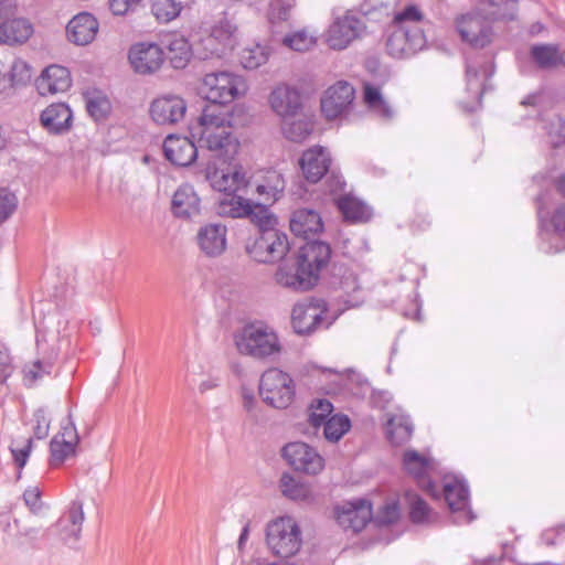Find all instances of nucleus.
<instances>
[{
	"instance_id": "45",
	"label": "nucleus",
	"mask_w": 565,
	"mask_h": 565,
	"mask_svg": "<svg viewBox=\"0 0 565 565\" xmlns=\"http://www.w3.org/2000/svg\"><path fill=\"white\" fill-rule=\"evenodd\" d=\"M269 203H265L263 200L259 203H254L249 200L246 216L248 217L255 225L258 226V232L264 228H275L274 224L276 220L270 214L267 205Z\"/></svg>"
},
{
	"instance_id": "4",
	"label": "nucleus",
	"mask_w": 565,
	"mask_h": 565,
	"mask_svg": "<svg viewBox=\"0 0 565 565\" xmlns=\"http://www.w3.org/2000/svg\"><path fill=\"white\" fill-rule=\"evenodd\" d=\"M503 18L499 2L482 0L476 11L461 15L456 23L457 31L463 42L473 47H484L491 42V22Z\"/></svg>"
},
{
	"instance_id": "62",
	"label": "nucleus",
	"mask_w": 565,
	"mask_h": 565,
	"mask_svg": "<svg viewBox=\"0 0 565 565\" xmlns=\"http://www.w3.org/2000/svg\"><path fill=\"white\" fill-rule=\"evenodd\" d=\"M53 365L54 363L51 359L36 360L30 367L25 370V374L31 380H38L41 379L44 374H50Z\"/></svg>"
},
{
	"instance_id": "1",
	"label": "nucleus",
	"mask_w": 565,
	"mask_h": 565,
	"mask_svg": "<svg viewBox=\"0 0 565 565\" xmlns=\"http://www.w3.org/2000/svg\"><path fill=\"white\" fill-rule=\"evenodd\" d=\"M399 0H366L372 9L382 10L384 15L393 17L394 30L386 41V51L394 58H408L425 49L427 44L425 19L418 7L409 4L395 11Z\"/></svg>"
},
{
	"instance_id": "17",
	"label": "nucleus",
	"mask_w": 565,
	"mask_h": 565,
	"mask_svg": "<svg viewBox=\"0 0 565 565\" xmlns=\"http://www.w3.org/2000/svg\"><path fill=\"white\" fill-rule=\"evenodd\" d=\"M211 129H205V136L198 139L199 147L207 149L223 163H230L238 152V139L234 136L233 129L221 130L218 135H212Z\"/></svg>"
},
{
	"instance_id": "7",
	"label": "nucleus",
	"mask_w": 565,
	"mask_h": 565,
	"mask_svg": "<svg viewBox=\"0 0 565 565\" xmlns=\"http://www.w3.org/2000/svg\"><path fill=\"white\" fill-rule=\"evenodd\" d=\"M246 89L247 85L242 76L226 71L205 74L201 85V92L211 105L220 107L244 95Z\"/></svg>"
},
{
	"instance_id": "53",
	"label": "nucleus",
	"mask_w": 565,
	"mask_h": 565,
	"mask_svg": "<svg viewBox=\"0 0 565 565\" xmlns=\"http://www.w3.org/2000/svg\"><path fill=\"white\" fill-rule=\"evenodd\" d=\"M86 109L94 120L100 121L109 114L110 103L104 96H92L86 100Z\"/></svg>"
},
{
	"instance_id": "44",
	"label": "nucleus",
	"mask_w": 565,
	"mask_h": 565,
	"mask_svg": "<svg viewBox=\"0 0 565 565\" xmlns=\"http://www.w3.org/2000/svg\"><path fill=\"white\" fill-rule=\"evenodd\" d=\"M268 50L260 44H250L239 52V63L246 70H256L268 60Z\"/></svg>"
},
{
	"instance_id": "30",
	"label": "nucleus",
	"mask_w": 565,
	"mask_h": 565,
	"mask_svg": "<svg viewBox=\"0 0 565 565\" xmlns=\"http://www.w3.org/2000/svg\"><path fill=\"white\" fill-rule=\"evenodd\" d=\"M290 230L296 236L308 239L310 235H316L323 230V223L317 211L298 209L294 211L290 218Z\"/></svg>"
},
{
	"instance_id": "24",
	"label": "nucleus",
	"mask_w": 565,
	"mask_h": 565,
	"mask_svg": "<svg viewBox=\"0 0 565 565\" xmlns=\"http://www.w3.org/2000/svg\"><path fill=\"white\" fill-rule=\"evenodd\" d=\"M72 86L70 71L61 65H49L35 79V87L41 96L55 95L68 90Z\"/></svg>"
},
{
	"instance_id": "64",
	"label": "nucleus",
	"mask_w": 565,
	"mask_h": 565,
	"mask_svg": "<svg viewBox=\"0 0 565 565\" xmlns=\"http://www.w3.org/2000/svg\"><path fill=\"white\" fill-rule=\"evenodd\" d=\"M327 189L331 195L335 198L340 195H344L345 193V186L347 183L343 179V177L339 173H335L334 171H331L328 175V179L326 181Z\"/></svg>"
},
{
	"instance_id": "54",
	"label": "nucleus",
	"mask_w": 565,
	"mask_h": 565,
	"mask_svg": "<svg viewBox=\"0 0 565 565\" xmlns=\"http://www.w3.org/2000/svg\"><path fill=\"white\" fill-rule=\"evenodd\" d=\"M295 6L296 0H270L268 9L269 21L271 23L276 21H286Z\"/></svg>"
},
{
	"instance_id": "23",
	"label": "nucleus",
	"mask_w": 565,
	"mask_h": 565,
	"mask_svg": "<svg viewBox=\"0 0 565 565\" xmlns=\"http://www.w3.org/2000/svg\"><path fill=\"white\" fill-rule=\"evenodd\" d=\"M186 104L183 98L167 95L154 99L150 106V116L159 125H172L183 119Z\"/></svg>"
},
{
	"instance_id": "39",
	"label": "nucleus",
	"mask_w": 565,
	"mask_h": 565,
	"mask_svg": "<svg viewBox=\"0 0 565 565\" xmlns=\"http://www.w3.org/2000/svg\"><path fill=\"white\" fill-rule=\"evenodd\" d=\"M385 431L393 445H402L412 437L413 423L407 415H392L386 422Z\"/></svg>"
},
{
	"instance_id": "40",
	"label": "nucleus",
	"mask_w": 565,
	"mask_h": 565,
	"mask_svg": "<svg viewBox=\"0 0 565 565\" xmlns=\"http://www.w3.org/2000/svg\"><path fill=\"white\" fill-rule=\"evenodd\" d=\"M295 120L284 119L281 130L286 139L292 142L305 141L313 130V120L311 116L300 113Z\"/></svg>"
},
{
	"instance_id": "28",
	"label": "nucleus",
	"mask_w": 565,
	"mask_h": 565,
	"mask_svg": "<svg viewBox=\"0 0 565 565\" xmlns=\"http://www.w3.org/2000/svg\"><path fill=\"white\" fill-rule=\"evenodd\" d=\"M84 520L83 502L73 500L56 524L61 539L65 543L77 542L81 536Z\"/></svg>"
},
{
	"instance_id": "59",
	"label": "nucleus",
	"mask_w": 565,
	"mask_h": 565,
	"mask_svg": "<svg viewBox=\"0 0 565 565\" xmlns=\"http://www.w3.org/2000/svg\"><path fill=\"white\" fill-rule=\"evenodd\" d=\"M53 438L65 440L70 444H73L74 446H77L79 437L71 414H68L67 417L62 420L61 430Z\"/></svg>"
},
{
	"instance_id": "51",
	"label": "nucleus",
	"mask_w": 565,
	"mask_h": 565,
	"mask_svg": "<svg viewBox=\"0 0 565 565\" xmlns=\"http://www.w3.org/2000/svg\"><path fill=\"white\" fill-rule=\"evenodd\" d=\"M282 43L294 51L305 52L315 45L316 38L306 30H300L286 35Z\"/></svg>"
},
{
	"instance_id": "11",
	"label": "nucleus",
	"mask_w": 565,
	"mask_h": 565,
	"mask_svg": "<svg viewBox=\"0 0 565 565\" xmlns=\"http://www.w3.org/2000/svg\"><path fill=\"white\" fill-rule=\"evenodd\" d=\"M365 31L364 21L348 11L334 18L327 32V43L333 50H344Z\"/></svg>"
},
{
	"instance_id": "21",
	"label": "nucleus",
	"mask_w": 565,
	"mask_h": 565,
	"mask_svg": "<svg viewBox=\"0 0 565 565\" xmlns=\"http://www.w3.org/2000/svg\"><path fill=\"white\" fill-rule=\"evenodd\" d=\"M205 177L214 190L224 194L239 192L248 183L242 168L231 166L223 169L207 167Z\"/></svg>"
},
{
	"instance_id": "36",
	"label": "nucleus",
	"mask_w": 565,
	"mask_h": 565,
	"mask_svg": "<svg viewBox=\"0 0 565 565\" xmlns=\"http://www.w3.org/2000/svg\"><path fill=\"white\" fill-rule=\"evenodd\" d=\"M31 79V67L21 58L13 60L10 70L0 74V92L7 93L26 85Z\"/></svg>"
},
{
	"instance_id": "6",
	"label": "nucleus",
	"mask_w": 565,
	"mask_h": 565,
	"mask_svg": "<svg viewBox=\"0 0 565 565\" xmlns=\"http://www.w3.org/2000/svg\"><path fill=\"white\" fill-rule=\"evenodd\" d=\"M266 542L274 555L289 558L301 548V530L294 518H278L267 525Z\"/></svg>"
},
{
	"instance_id": "25",
	"label": "nucleus",
	"mask_w": 565,
	"mask_h": 565,
	"mask_svg": "<svg viewBox=\"0 0 565 565\" xmlns=\"http://www.w3.org/2000/svg\"><path fill=\"white\" fill-rule=\"evenodd\" d=\"M299 164L305 179L311 183H317L328 173L331 157L327 149L315 146L303 151Z\"/></svg>"
},
{
	"instance_id": "22",
	"label": "nucleus",
	"mask_w": 565,
	"mask_h": 565,
	"mask_svg": "<svg viewBox=\"0 0 565 565\" xmlns=\"http://www.w3.org/2000/svg\"><path fill=\"white\" fill-rule=\"evenodd\" d=\"M99 30L98 20L89 12H79L74 15L66 25L67 40L77 45L90 44Z\"/></svg>"
},
{
	"instance_id": "10",
	"label": "nucleus",
	"mask_w": 565,
	"mask_h": 565,
	"mask_svg": "<svg viewBox=\"0 0 565 565\" xmlns=\"http://www.w3.org/2000/svg\"><path fill=\"white\" fill-rule=\"evenodd\" d=\"M281 456L295 471L306 475H318L324 468L323 457L316 448L302 441L284 446Z\"/></svg>"
},
{
	"instance_id": "60",
	"label": "nucleus",
	"mask_w": 565,
	"mask_h": 565,
	"mask_svg": "<svg viewBox=\"0 0 565 565\" xmlns=\"http://www.w3.org/2000/svg\"><path fill=\"white\" fill-rule=\"evenodd\" d=\"M32 448V438H26L22 446H19L17 441H12L10 450L14 460V463L21 469L25 466Z\"/></svg>"
},
{
	"instance_id": "58",
	"label": "nucleus",
	"mask_w": 565,
	"mask_h": 565,
	"mask_svg": "<svg viewBox=\"0 0 565 565\" xmlns=\"http://www.w3.org/2000/svg\"><path fill=\"white\" fill-rule=\"evenodd\" d=\"M399 505L396 501L386 502L375 516L380 525H390L399 519Z\"/></svg>"
},
{
	"instance_id": "8",
	"label": "nucleus",
	"mask_w": 565,
	"mask_h": 565,
	"mask_svg": "<svg viewBox=\"0 0 565 565\" xmlns=\"http://www.w3.org/2000/svg\"><path fill=\"white\" fill-rule=\"evenodd\" d=\"M259 395L270 407L286 409L295 399L296 384L288 373L271 367L260 376Z\"/></svg>"
},
{
	"instance_id": "61",
	"label": "nucleus",
	"mask_w": 565,
	"mask_h": 565,
	"mask_svg": "<svg viewBox=\"0 0 565 565\" xmlns=\"http://www.w3.org/2000/svg\"><path fill=\"white\" fill-rule=\"evenodd\" d=\"M200 46L202 47L201 57L210 58V57H222L225 55L223 49L220 47L217 41L214 39L213 34L210 33L200 41Z\"/></svg>"
},
{
	"instance_id": "9",
	"label": "nucleus",
	"mask_w": 565,
	"mask_h": 565,
	"mask_svg": "<svg viewBox=\"0 0 565 565\" xmlns=\"http://www.w3.org/2000/svg\"><path fill=\"white\" fill-rule=\"evenodd\" d=\"M289 249L288 237L276 228H264L246 244L247 254L256 262L271 264L281 260Z\"/></svg>"
},
{
	"instance_id": "20",
	"label": "nucleus",
	"mask_w": 565,
	"mask_h": 565,
	"mask_svg": "<svg viewBox=\"0 0 565 565\" xmlns=\"http://www.w3.org/2000/svg\"><path fill=\"white\" fill-rule=\"evenodd\" d=\"M403 467L411 475L417 484L427 491L431 497L437 495L435 483L430 480V471L434 469V461L416 450H406L403 455Z\"/></svg>"
},
{
	"instance_id": "14",
	"label": "nucleus",
	"mask_w": 565,
	"mask_h": 565,
	"mask_svg": "<svg viewBox=\"0 0 565 565\" xmlns=\"http://www.w3.org/2000/svg\"><path fill=\"white\" fill-rule=\"evenodd\" d=\"M334 515L338 524L353 533L362 531L372 519V505L369 500L358 499L335 507Z\"/></svg>"
},
{
	"instance_id": "43",
	"label": "nucleus",
	"mask_w": 565,
	"mask_h": 565,
	"mask_svg": "<svg viewBox=\"0 0 565 565\" xmlns=\"http://www.w3.org/2000/svg\"><path fill=\"white\" fill-rule=\"evenodd\" d=\"M364 102L366 106L380 118L384 120H390L393 118L394 110L387 104V102L383 99L379 88L366 85L364 88Z\"/></svg>"
},
{
	"instance_id": "27",
	"label": "nucleus",
	"mask_w": 565,
	"mask_h": 565,
	"mask_svg": "<svg viewBox=\"0 0 565 565\" xmlns=\"http://www.w3.org/2000/svg\"><path fill=\"white\" fill-rule=\"evenodd\" d=\"M163 153L167 160L179 167H188L198 157V147L188 137L169 135L163 141Z\"/></svg>"
},
{
	"instance_id": "50",
	"label": "nucleus",
	"mask_w": 565,
	"mask_h": 565,
	"mask_svg": "<svg viewBox=\"0 0 565 565\" xmlns=\"http://www.w3.org/2000/svg\"><path fill=\"white\" fill-rule=\"evenodd\" d=\"M333 405L328 399H317L310 406L308 422L313 427L322 426L331 416Z\"/></svg>"
},
{
	"instance_id": "56",
	"label": "nucleus",
	"mask_w": 565,
	"mask_h": 565,
	"mask_svg": "<svg viewBox=\"0 0 565 565\" xmlns=\"http://www.w3.org/2000/svg\"><path fill=\"white\" fill-rule=\"evenodd\" d=\"M143 0H108L109 10L114 15H128L142 7Z\"/></svg>"
},
{
	"instance_id": "19",
	"label": "nucleus",
	"mask_w": 565,
	"mask_h": 565,
	"mask_svg": "<svg viewBox=\"0 0 565 565\" xmlns=\"http://www.w3.org/2000/svg\"><path fill=\"white\" fill-rule=\"evenodd\" d=\"M207 128H212V135H218L221 130L232 129L231 114L220 106H205L198 121L190 127L192 138L201 139V137L205 136V129Z\"/></svg>"
},
{
	"instance_id": "48",
	"label": "nucleus",
	"mask_w": 565,
	"mask_h": 565,
	"mask_svg": "<svg viewBox=\"0 0 565 565\" xmlns=\"http://www.w3.org/2000/svg\"><path fill=\"white\" fill-rule=\"evenodd\" d=\"M182 10L181 1L177 0H151V12L162 23L174 20Z\"/></svg>"
},
{
	"instance_id": "42",
	"label": "nucleus",
	"mask_w": 565,
	"mask_h": 565,
	"mask_svg": "<svg viewBox=\"0 0 565 565\" xmlns=\"http://www.w3.org/2000/svg\"><path fill=\"white\" fill-rule=\"evenodd\" d=\"M248 202V199L237 194V192L225 194L218 202L217 214L232 218L244 217L247 213Z\"/></svg>"
},
{
	"instance_id": "12",
	"label": "nucleus",
	"mask_w": 565,
	"mask_h": 565,
	"mask_svg": "<svg viewBox=\"0 0 565 565\" xmlns=\"http://www.w3.org/2000/svg\"><path fill=\"white\" fill-rule=\"evenodd\" d=\"M444 497L452 513H458L456 523H470L475 515L468 509L469 489L463 479L456 476H446L444 478Z\"/></svg>"
},
{
	"instance_id": "49",
	"label": "nucleus",
	"mask_w": 565,
	"mask_h": 565,
	"mask_svg": "<svg viewBox=\"0 0 565 565\" xmlns=\"http://www.w3.org/2000/svg\"><path fill=\"white\" fill-rule=\"evenodd\" d=\"M211 33L223 49L225 55L236 45V28L228 21H221L212 28Z\"/></svg>"
},
{
	"instance_id": "5",
	"label": "nucleus",
	"mask_w": 565,
	"mask_h": 565,
	"mask_svg": "<svg viewBox=\"0 0 565 565\" xmlns=\"http://www.w3.org/2000/svg\"><path fill=\"white\" fill-rule=\"evenodd\" d=\"M527 117L539 118L553 147L565 142V118L552 110V98L543 90L534 92L520 102Z\"/></svg>"
},
{
	"instance_id": "52",
	"label": "nucleus",
	"mask_w": 565,
	"mask_h": 565,
	"mask_svg": "<svg viewBox=\"0 0 565 565\" xmlns=\"http://www.w3.org/2000/svg\"><path fill=\"white\" fill-rule=\"evenodd\" d=\"M75 448L76 446L73 444L52 438L50 443L51 465L57 466L64 462L68 457L75 454Z\"/></svg>"
},
{
	"instance_id": "3",
	"label": "nucleus",
	"mask_w": 565,
	"mask_h": 565,
	"mask_svg": "<svg viewBox=\"0 0 565 565\" xmlns=\"http://www.w3.org/2000/svg\"><path fill=\"white\" fill-rule=\"evenodd\" d=\"M234 344L239 354L259 361L279 354L282 349L276 330L262 321L247 323L237 330Z\"/></svg>"
},
{
	"instance_id": "34",
	"label": "nucleus",
	"mask_w": 565,
	"mask_h": 565,
	"mask_svg": "<svg viewBox=\"0 0 565 565\" xmlns=\"http://www.w3.org/2000/svg\"><path fill=\"white\" fill-rule=\"evenodd\" d=\"M279 489L284 497L292 501L311 504L316 500L310 486L297 480L288 472L281 475Z\"/></svg>"
},
{
	"instance_id": "2",
	"label": "nucleus",
	"mask_w": 565,
	"mask_h": 565,
	"mask_svg": "<svg viewBox=\"0 0 565 565\" xmlns=\"http://www.w3.org/2000/svg\"><path fill=\"white\" fill-rule=\"evenodd\" d=\"M329 244L319 241L307 242L299 248L296 267L280 266L275 279L278 285L295 291L311 289L318 281L319 274L330 260Z\"/></svg>"
},
{
	"instance_id": "63",
	"label": "nucleus",
	"mask_w": 565,
	"mask_h": 565,
	"mask_svg": "<svg viewBox=\"0 0 565 565\" xmlns=\"http://www.w3.org/2000/svg\"><path fill=\"white\" fill-rule=\"evenodd\" d=\"M550 224L558 236L565 238V202L554 209L550 216Z\"/></svg>"
},
{
	"instance_id": "55",
	"label": "nucleus",
	"mask_w": 565,
	"mask_h": 565,
	"mask_svg": "<svg viewBox=\"0 0 565 565\" xmlns=\"http://www.w3.org/2000/svg\"><path fill=\"white\" fill-rule=\"evenodd\" d=\"M31 424H32V430H33L35 438L44 439L47 437L49 431H50L51 420H50L47 413L44 408H39L33 413Z\"/></svg>"
},
{
	"instance_id": "31",
	"label": "nucleus",
	"mask_w": 565,
	"mask_h": 565,
	"mask_svg": "<svg viewBox=\"0 0 565 565\" xmlns=\"http://www.w3.org/2000/svg\"><path fill=\"white\" fill-rule=\"evenodd\" d=\"M172 211L178 217L190 218L200 213V198L190 184H182L172 198Z\"/></svg>"
},
{
	"instance_id": "26",
	"label": "nucleus",
	"mask_w": 565,
	"mask_h": 565,
	"mask_svg": "<svg viewBox=\"0 0 565 565\" xmlns=\"http://www.w3.org/2000/svg\"><path fill=\"white\" fill-rule=\"evenodd\" d=\"M227 227L220 223H210L200 227L196 242L200 250L207 257L222 255L227 246Z\"/></svg>"
},
{
	"instance_id": "46",
	"label": "nucleus",
	"mask_w": 565,
	"mask_h": 565,
	"mask_svg": "<svg viewBox=\"0 0 565 565\" xmlns=\"http://www.w3.org/2000/svg\"><path fill=\"white\" fill-rule=\"evenodd\" d=\"M323 436L328 441L337 443L351 428V422L347 415H332L323 425Z\"/></svg>"
},
{
	"instance_id": "18",
	"label": "nucleus",
	"mask_w": 565,
	"mask_h": 565,
	"mask_svg": "<svg viewBox=\"0 0 565 565\" xmlns=\"http://www.w3.org/2000/svg\"><path fill=\"white\" fill-rule=\"evenodd\" d=\"M273 111L282 119L297 117L302 111V96L298 88L280 84L269 95Z\"/></svg>"
},
{
	"instance_id": "35",
	"label": "nucleus",
	"mask_w": 565,
	"mask_h": 565,
	"mask_svg": "<svg viewBox=\"0 0 565 565\" xmlns=\"http://www.w3.org/2000/svg\"><path fill=\"white\" fill-rule=\"evenodd\" d=\"M531 62L540 70L555 68L561 63V50L557 44L540 43L530 47Z\"/></svg>"
},
{
	"instance_id": "38",
	"label": "nucleus",
	"mask_w": 565,
	"mask_h": 565,
	"mask_svg": "<svg viewBox=\"0 0 565 565\" xmlns=\"http://www.w3.org/2000/svg\"><path fill=\"white\" fill-rule=\"evenodd\" d=\"M168 57L173 68H184L191 56L192 49L189 41L180 34H172L167 41Z\"/></svg>"
},
{
	"instance_id": "13",
	"label": "nucleus",
	"mask_w": 565,
	"mask_h": 565,
	"mask_svg": "<svg viewBox=\"0 0 565 565\" xmlns=\"http://www.w3.org/2000/svg\"><path fill=\"white\" fill-rule=\"evenodd\" d=\"M128 60L135 73L150 75L161 68L164 52L157 43L140 42L129 49Z\"/></svg>"
},
{
	"instance_id": "16",
	"label": "nucleus",
	"mask_w": 565,
	"mask_h": 565,
	"mask_svg": "<svg viewBox=\"0 0 565 565\" xmlns=\"http://www.w3.org/2000/svg\"><path fill=\"white\" fill-rule=\"evenodd\" d=\"M354 99V88L348 82H337L321 98V111L327 119H335L345 114Z\"/></svg>"
},
{
	"instance_id": "37",
	"label": "nucleus",
	"mask_w": 565,
	"mask_h": 565,
	"mask_svg": "<svg viewBox=\"0 0 565 565\" xmlns=\"http://www.w3.org/2000/svg\"><path fill=\"white\" fill-rule=\"evenodd\" d=\"M335 298L341 301L345 308L358 307L363 302L362 289L358 282L356 276L352 271H345L335 289Z\"/></svg>"
},
{
	"instance_id": "41",
	"label": "nucleus",
	"mask_w": 565,
	"mask_h": 565,
	"mask_svg": "<svg viewBox=\"0 0 565 565\" xmlns=\"http://www.w3.org/2000/svg\"><path fill=\"white\" fill-rule=\"evenodd\" d=\"M285 190V180L277 171H268L264 181L256 186V193L265 203H274Z\"/></svg>"
},
{
	"instance_id": "57",
	"label": "nucleus",
	"mask_w": 565,
	"mask_h": 565,
	"mask_svg": "<svg viewBox=\"0 0 565 565\" xmlns=\"http://www.w3.org/2000/svg\"><path fill=\"white\" fill-rule=\"evenodd\" d=\"M18 206L15 194L8 189H0V223L9 218Z\"/></svg>"
},
{
	"instance_id": "33",
	"label": "nucleus",
	"mask_w": 565,
	"mask_h": 565,
	"mask_svg": "<svg viewBox=\"0 0 565 565\" xmlns=\"http://www.w3.org/2000/svg\"><path fill=\"white\" fill-rule=\"evenodd\" d=\"M334 203L348 221L366 222L372 216L371 207L351 193L335 198Z\"/></svg>"
},
{
	"instance_id": "15",
	"label": "nucleus",
	"mask_w": 565,
	"mask_h": 565,
	"mask_svg": "<svg viewBox=\"0 0 565 565\" xmlns=\"http://www.w3.org/2000/svg\"><path fill=\"white\" fill-rule=\"evenodd\" d=\"M326 310L324 301L319 299L296 303L291 312V324L295 332L298 334L315 332L322 323Z\"/></svg>"
},
{
	"instance_id": "29",
	"label": "nucleus",
	"mask_w": 565,
	"mask_h": 565,
	"mask_svg": "<svg viewBox=\"0 0 565 565\" xmlns=\"http://www.w3.org/2000/svg\"><path fill=\"white\" fill-rule=\"evenodd\" d=\"M73 114L65 103L49 105L40 115L41 125L53 135H63L72 127Z\"/></svg>"
},
{
	"instance_id": "47",
	"label": "nucleus",
	"mask_w": 565,
	"mask_h": 565,
	"mask_svg": "<svg viewBox=\"0 0 565 565\" xmlns=\"http://www.w3.org/2000/svg\"><path fill=\"white\" fill-rule=\"evenodd\" d=\"M404 499L409 509V518L414 523H425L429 520L430 508L416 492L406 491Z\"/></svg>"
},
{
	"instance_id": "32",
	"label": "nucleus",
	"mask_w": 565,
	"mask_h": 565,
	"mask_svg": "<svg viewBox=\"0 0 565 565\" xmlns=\"http://www.w3.org/2000/svg\"><path fill=\"white\" fill-rule=\"evenodd\" d=\"M33 33V25L23 18L0 23V44L14 45L26 42Z\"/></svg>"
}]
</instances>
